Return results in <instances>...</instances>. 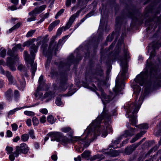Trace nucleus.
Wrapping results in <instances>:
<instances>
[{
  "label": "nucleus",
  "instance_id": "f257e3e1",
  "mask_svg": "<svg viewBox=\"0 0 161 161\" xmlns=\"http://www.w3.org/2000/svg\"><path fill=\"white\" fill-rule=\"evenodd\" d=\"M101 115V116L98 117L86 130L83 134V135L85 136L84 139L80 136L73 137H71L70 141L72 142H78L80 144H83L85 147H86L89 145L90 142L93 141L96 138L97 136L99 134V131L101 129H102V136L103 137H105L108 132H112L111 126L108 124V122L105 123V126H103V128L99 125L103 118L107 116L109 117L111 115L109 114L105 108H104L103 112Z\"/></svg>",
  "mask_w": 161,
  "mask_h": 161
},
{
  "label": "nucleus",
  "instance_id": "f03ea898",
  "mask_svg": "<svg viewBox=\"0 0 161 161\" xmlns=\"http://www.w3.org/2000/svg\"><path fill=\"white\" fill-rule=\"evenodd\" d=\"M158 48V47H156L154 46H151V45L148 47L147 53H150V57L147 60L146 67L144 71L138 75L134 79L135 82L140 86L143 85L146 78H148L149 76L150 77H153L157 73V68L152 64L151 59L155 55V50Z\"/></svg>",
  "mask_w": 161,
  "mask_h": 161
},
{
  "label": "nucleus",
  "instance_id": "7ed1b4c3",
  "mask_svg": "<svg viewBox=\"0 0 161 161\" xmlns=\"http://www.w3.org/2000/svg\"><path fill=\"white\" fill-rule=\"evenodd\" d=\"M40 44V42H39L37 44V46H36L35 44H33L31 46L30 51L31 56H32V59H30V57L27 51H25L24 53L25 61L31 65V71L33 76H34L36 69V65L35 64H33L35 57L34 53L37 52L38 47Z\"/></svg>",
  "mask_w": 161,
  "mask_h": 161
},
{
  "label": "nucleus",
  "instance_id": "20e7f679",
  "mask_svg": "<svg viewBox=\"0 0 161 161\" xmlns=\"http://www.w3.org/2000/svg\"><path fill=\"white\" fill-rule=\"evenodd\" d=\"M140 106L136 103L131 104L127 111L128 117L130 118V120L132 125L135 126L137 122V117L134 114L138 112Z\"/></svg>",
  "mask_w": 161,
  "mask_h": 161
},
{
  "label": "nucleus",
  "instance_id": "39448f33",
  "mask_svg": "<svg viewBox=\"0 0 161 161\" xmlns=\"http://www.w3.org/2000/svg\"><path fill=\"white\" fill-rule=\"evenodd\" d=\"M47 136L51 138V141H56L58 142H61L66 143L69 142L70 141L67 138L63 136L62 134L59 132H53L48 133Z\"/></svg>",
  "mask_w": 161,
  "mask_h": 161
},
{
  "label": "nucleus",
  "instance_id": "423d86ee",
  "mask_svg": "<svg viewBox=\"0 0 161 161\" xmlns=\"http://www.w3.org/2000/svg\"><path fill=\"white\" fill-rule=\"evenodd\" d=\"M41 87L39 86L35 94V96L37 99H41L43 100L44 98L48 97V99L47 100L46 102H48L51 100V99L55 96L54 93H53L51 92L47 93L44 94V96H42L43 93L41 92Z\"/></svg>",
  "mask_w": 161,
  "mask_h": 161
},
{
  "label": "nucleus",
  "instance_id": "0eeeda50",
  "mask_svg": "<svg viewBox=\"0 0 161 161\" xmlns=\"http://www.w3.org/2000/svg\"><path fill=\"white\" fill-rule=\"evenodd\" d=\"M124 58H120V66H121L122 70L121 72V75L122 77L125 76V74L127 70V58L129 55L128 52L127 50H125L124 52Z\"/></svg>",
  "mask_w": 161,
  "mask_h": 161
},
{
  "label": "nucleus",
  "instance_id": "6e6552de",
  "mask_svg": "<svg viewBox=\"0 0 161 161\" xmlns=\"http://www.w3.org/2000/svg\"><path fill=\"white\" fill-rule=\"evenodd\" d=\"M29 148L26 144L23 143L19 146H17L15 147V150L14 152L15 157H18L21 153L26 154L29 151Z\"/></svg>",
  "mask_w": 161,
  "mask_h": 161
},
{
  "label": "nucleus",
  "instance_id": "1a4fd4ad",
  "mask_svg": "<svg viewBox=\"0 0 161 161\" xmlns=\"http://www.w3.org/2000/svg\"><path fill=\"white\" fill-rule=\"evenodd\" d=\"M8 55H10L12 57L11 58H8L7 61V66L9 67L10 69L13 71H15L16 70V68L14 65V63L13 62V60L12 58L14 60L18 59L19 58L17 57H16L15 58L14 57L12 53L11 50L8 51Z\"/></svg>",
  "mask_w": 161,
  "mask_h": 161
},
{
  "label": "nucleus",
  "instance_id": "9d476101",
  "mask_svg": "<svg viewBox=\"0 0 161 161\" xmlns=\"http://www.w3.org/2000/svg\"><path fill=\"white\" fill-rule=\"evenodd\" d=\"M0 73L3 75H5L8 79V80L9 82V84H12L13 83L14 81L15 80L14 77L11 75V73L8 71L5 72L4 70L2 68L0 67Z\"/></svg>",
  "mask_w": 161,
  "mask_h": 161
},
{
  "label": "nucleus",
  "instance_id": "9b49d317",
  "mask_svg": "<svg viewBox=\"0 0 161 161\" xmlns=\"http://www.w3.org/2000/svg\"><path fill=\"white\" fill-rule=\"evenodd\" d=\"M47 7L46 5H43L36 7L35 9L29 13L30 15L40 14L44 11Z\"/></svg>",
  "mask_w": 161,
  "mask_h": 161
},
{
  "label": "nucleus",
  "instance_id": "f8f14e48",
  "mask_svg": "<svg viewBox=\"0 0 161 161\" xmlns=\"http://www.w3.org/2000/svg\"><path fill=\"white\" fill-rule=\"evenodd\" d=\"M145 139V138L143 139L139 143H137L136 145H134L131 147H127L125 149V152L128 154H129L131 153Z\"/></svg>",
  "mask_w": 161,
  "mask_h": 161
},
{
  "label": "nucleus",
  "instance_id": "ddd939ff",
  "mask_svg": "<svg viewBox=\"0 0 161 161\" xmlns=\"http://www.w3.org/2000/svg\"><path fill=\"white\" fill-rule=\"evenodd\" d=\"M67 78L66 77L63 78L61 80V82L60 84L59 90L61 91H64L67 88V84L66 81Z\"/></svg>",
  "mask_w": 161,
  "mask_h": 161
},
{
  "label": "nucleus",
  "instance_id": "4468645a",
  "mask_svg": "<svg viewBox=\"0 0 161 161\" xmlns=\"http://www.w3.org/2000/svg\"><path fill=\"white\" fill-rule=\"evenodd\" d=\"M100 91L101 93V97H100L103 103L104 104L108 102L110 100L111 98L109 96H106L102 90H100Z\"/></svg>",
  "mask_w": 161,
  "mask_h": 161
},
{
  "label": "nucleus",
  "instance_id": "2eb2a0df",
  "mask_svg": "<svg viewBox=\"0 0 161 161\" xmlns=\"http://www.w3.org/2000/svg\"><path fill=\"white\" fill-rule=\"evenodd\" d=\"M129 130H125L123 136H124L125 137H127L128 136H132L135 133V130L132 128L127 126Z\"/></svg>",
  "mask_w": 161,
  "mask_h": 161
},
{
  "label": "nucleus",
  "instance_id": "dca6fc26",
  "mask_svg": "<svg viewBox=\"0 0 161 161\" xmlns=\"http://www.w3.org/2000/svg\"><path fill=\"white\" fill-rule=\"evenodd\" d=\"M12 93V90L10 89H9L5 92L4 93L5 97L7 100L10 101L11 100Z\"/></svg>",
  "mask_w": 161,
  "mask_h": 161
},
{
  "label": "nucleus",
  "instance_id": "f3484780",
  "mask_svg": "<svg viewBox=\"0 0 161 161\" xmlns=\"http://www.w3.org/2000/svg\"><path fill=\"white\" fill-rule=\"evenodd\" d=\"M146 132L145 131H143L141 132L140 133L137 134L135 137L132 139L130 142L131 143H133L139 139Z\"/></svg>",
  "mask_w": 161,
  "mask_h": 161
},
{
  "label": "nucleus",
  "instance_id": "a211bd4d",
  "mask_svg": "<svg viewBox=\"0 0 161 161\" xmlns=\"http://www.w3.org/2000/svg\"><path fill=\"white\" fill-rule=\"evenodd\" d=\"M60 22L59 20H55L51 23L48 27V30L49 31H51L53 28L56 25H57Z\"/></svg>",
  "mask_w": 161,
  "mask_h": 161
},
{
  "label": "nucleus",
  "instance_id": "6ab92c4d",
  "mask_svg": "<svg viewBox=\"0 0 161 161\" xmlns=\"http://www.w3.org/2000/svg\"><path fill=\"white\" fill-rule=\"evenodd\" d=\"M134 93L136 95V96H138L139 92L141 90L140 87L137 84L134 85L133 86Z\"/></svg>",
  "mask_w": 161,
  "mask_h": 161
},
{
  "label": "nucleus",
  "instance_id": "aec40b11",
  "mask_svg": "<svg viewBox=\"0 0 161 161\" xmlns=\"http://www.w3.org/2000/svg\"><path fill=\"white\" fill-rule=\"evenodd\" d=\"M80 13V11H77L75 14L73 15L70 18L68 22L72 24L76 18V17L78 16Z\"/></svg>",
  "mask_w": 161,
  "mask_h": 161
},
{
  "label": "nucleus",
  "instance_id": "412c9836",
  "mask_svg": "<svg viewBox=\"0 0 161 161\" xmlns=\"http://www.w3.org/2000/svg\"><path fill=\"white\" fill-rule=\"evenodd\" d=\"M24 49L23 46L22 47L21 45L20 44H18L16 45L12 48V51L13 53L16 51L18 50L19 49L21 51H22Z\"/></svg>",
  "mask_w": 161,
  "mask_h": 161
},
{
  "label": "nucleus",
  "instance_id": "4be33fe9",
  "mask_svg": "<svg viewBox=\"0 0 161 161\" xmlns=\"http://www.w3.org/2000/svg\"><path fill=\"white\" fill-rule=\"evenodd\" d=\"M18 79L19 81L20 84V88L22 89L25 86V81L22 77H20V79H19V78H18Z\"/></svg>",
  "mask_w": 161,
  "mask_h": 161
},
{
  "label": "nucleus",
  "instance_id": "5701e85b",
  "mask_svg": "<svg viewBox=\"0 0 161 161\" xmlns=\"http://www.w3.org/2000/svg\"><path fill=\"white\" fill-rule=\"evenodd\" d=\"M29 136L28 134H24L22 135L21 137V139L23 142H26L29 139Z\"/></svg>",
  "mask_w": 161,
  "mask_h": 161
},
{
  "label": "nucleus",
  "instance_id": "b1692460",
  "mask_svg": "<svg viewBox=\"0 0 161 161\" xmlns=\"http://www.w3.org/2000/svg\"><path fill=\"white\" fill-rule=\"evenodd\" d=\"M47 121L51 124H53L55 122L54 117L52 115L47 116Z\"/></svg>",
  "mask_w": 161,
  "mask_h": 161
},
{
  "label": "nucleus",
  "instance_id": "393cba45",
  "mask_svg": "<svg viewBox=\"0 0 161 161\" xmlns=\"http://www.w3.org/2000/svg\"><path fill=\"white\" fill-rule=\"evenodd\" d=\"M137 126L140 129H146L148 128L147 125L146 123L141 124Z\"/></svg>",
  "mask_w": 161,
  "mask_h": 161
},
{
  "label": "nucleus",
  "instance_id": "a878e982",
  "mask_svg": "<svg viewBox=\"0 0 161 161\" xmlns=\"http://www.w3.org/2000/svg\"><path fill=\"white\" fill-rule=\"evenodd\" d=\"M5 150L7 152V154H11L13 150V148L12 147L7 146L5 148Z\"/></svg>",
  "mask_w": 161,
  "mask_h": 161
},
{
  "label": "nucleus",
  "instance_id": "bb28decb",
  "mask_svg": "<svg viewBox=\"0 0 161 161\" xmlns=\"http://www.w3.org/2000/svg\"><path fill=\"white\" fill-rule=\"evenodd\" d=\"M20 24L19 23H18L14 26L12 28L10 29L9 31L8 32L9 33H11L12 32L13 30L18 28L20 26Z\"/></svg>",
  "mask_w": 161,
  "mask_h": 161
},
{
  "label": "nucleus",
  "instance_id": "cd10ccee",
  "mask_svg": "<svg viewBox=\"0 0 161 161\" xmlns=\"http://www.w3.org/2000/svg\"><path fill=\"white\" fill-rule=\"evenodd\" d=\"M76 0H66L65 4L67 7H69L71 3H75Z\"/></svg>",
  "mask_w": 161,
  "mask_h": 161
},
{
  "label": "nucleus",
  "instance_id": "c85d7f7f",
  "mask_svg": "<svg viewBox=\"0 0 161 161\" xmlns=\"http://www.w3.org/2000/svg\"><path fill=\"white\" fill-rule=\"evenodd\" d=\"M55 103L58 106H60L63 104L61 101V99L60 97H57Z\"/></svg>",
  "mask_w": 161,
  "mask_h": 161
},
{
  "label": "nucleus",
  "instance_id": "c756f323",
  "mask_svg": "<svg viewBox=\"0 0 161 161\" xmlns=\"http://www.w3.org/2000/svg\"><path fill=\"white\" fill-rule=\"evenodd\" d=\"M90 155V152L89 151H85L81 154V156L82 158H88Z\"/></svg>",
  "mask_w": 161,
  "mask_h": 161
},
{
  "label": "nucleus",
  "instance_id": "7c9ffc66",
  "mask_svg": "<svg viewBox=\"0 0 161 161\" xmlns=\"http://www.w3.org/2000/svg\"><path fill=\"white\" fill-rule=\"evenodd\" d=\"M32 122L33 125L34 126H37L39 124L38 119L36 117H33L32 118Z\"/></svg>",
  "mask_w": 161,
  "mask_h": 161
},
{
  "label": "nucleus",
  "instance_id": "2f4dec72",
  "mask_svg": "<svg viewBox=\"0 0 161 161\" xmlns=\"http://www.w3.org/2000/svg\"><path fill=\"white\" fill-rule=\"evenodd\" d=\"M35 30H31L28 32L26 35V36L27 37L32 36L33 34L35 32Z\"/></svg>",
  "mask_w": 161,
  "mask_h": 161
},
{
  "label": "nucleus",
  "instance_id": "473e14b6",
  "mask_svg": "<svg viewBox=\"0 0 161 161\" xmlns=\"http://www.w3.org/2000/svg\"><path fill=\"white\" fill-rule=\"evenodd\" d=\"M19 109V108H15L14 109H13V110H10L8 113V116L14 114V113L16 111H17Z\"/></svg>",
  "mask_w": 161,
  "mask_h": 161
},
{
  "label": "nucleus",
  "instance_id": "72a5a7b5",
  "mask_svg": "<svg viewBox=\"0 0 161 161\" xmlns=\"http://www.w3.org/2000/svg\"><path fill=\"white\" fill-rule=\"evenodd\" d=\"M24 113L25 115L30 116H33L35 114L34 112H33L29 111H25Z\"/></svg>",
  "mask_w": 161,
  "mask_h": 161
},
{
  "label": "nucleus",
  "instance_id": "f704fd0d",
  "mask_svg": "<svg viewBox=\"0 0 161 161\" xmlns=\"http://www.w3.org/2000/svg\"><path fill=\"white\" fill-rule=\"evenodd\" d=\"M6 54V51L4 49H1L0 50V55L3 58L4 57Z\"/></svg>",
  "mask_w": 161,
  "mask_h": 161
},
{
  "label": "nucleus",
  "instance_id": "c9c22d12",
  "mask_svg": "<svg viewBox=\"0 0 161 161\" xmlns=\"http://www.w3.org/2000/svg\"><path fill=\"white\" fill-rule=\"evenodd\" d=\"M14 98L15 99H18L20 95L19 94V92L17 90H15L14 91Z\"/></svg>",
  "mask_w": 161,
  "mask_h": 161
},
{
  "label": "nucleus",
  "instance_id": "e433bc0d",
  "mask_svg": "<svg viewBox=\"0 0 161 161\" xmlns=\"http://www.w3.org/2000/svg\"><path fill=\"white\" fill-rule=\"evenodd\" d=\"M39 86L40 87L44 83V80H43V76L42 75H41L39 78Z\"/></svg>",
  "mask_w": 161,
  "mask_h": 161
},
{
  "label": "nucleus",
  "instance_id": "4c0bfd02",
  "mask_svg": "<svg viewBox=\"0 0 161 161\" xmlns=\"http://www.w3.org/2000/svg\"><path fill=\"white\" fill-rule=\"evenodd\" d=\"M71 130V129L68 127H64L61 129L62 131L65 133L69 132Z\"/></svg>",
  "mask_w": 161,
  "mask_h": 161
},
{
  "label": "nucleus",
  "instance_id": "58836bf2",
  "mask_svg": "<svg viewBox=\"0 0 161 161\" xmlns=\"http://www.w3.org/2000/svg\"><path fill=\"white\" fill-rule=\"evenodd\" d=\"M72 24L71 23L69 22H68V23L66 24V25H65V26L64 27V31H66V30L69 29Z\"/></svg>",
  "mask_w": 161,
  "mask_h": 161
},
{
  "label": "nucleus",
  "instance_id": "ea45409f",
  "mask_svg": "<svg viewBox=\"0 0 161 161\" xmlns=\"http://www.w3.org/2000/svg\"><path fill=\"white\" fill-rule=\"evenodd\" d=\"M40 122L42 123H44L46 121V118L45 116L43 115L40 117Z\"/></svg>",
  "mask_w": 161,
  "mask_h": 161
},
{
  "label": "nucleus",
  "instance_id": "a19ab883",
  "mask_svg": "<svg viewBox=\"0 0 161 161\" xmlns=\"http://www.w3.org/2000/svg\"><path fill=\"white\" fill-rule=\"evenodd\" d=\"M64 9H61L59 11L57 14H56L55 18L57 19L58 18V17L60 15L64 12Z\"/></svg>",
  "mask_w": 161,
  "mask_h": 161
},
{
  "label": "nucleus",
  "instance_id": "79ce46f5",
  "mask_svg": "<svg viewBox=\"0 0 161 161\" xmlns=\"http://www.w3.org/2000/svg\"><path fill=\"white\" fill-rule=\"evenodd\" d=\"M17 69L18 70L22 71L25 70V67L22 64H20L18 65Z\"/></svg>",
  "mask_w": 161,
  "mask_h": 161
},
{
  "label": "nucleus",
  "instance_id": "37998d69",
  "mask_svg": "<svg viewBox=\"0 0 161 161\" xmlns=\"http://www.w3.org/2000/svg\"><path fill=\"white\" fill-rule=\"evenodd\" d=\"M14 152L10 154L9 156V158L11 161H14L15 159V156L14 155Z\"/></svg>",
  "mask_w": 161,
  "mask_h": 161
},
{
  "label": "nucleus",
  "instance_id": "c03bdc74",
  "mask_svg": "<svg viewBox=\"0 0 161 161\" xmlns=\"http://www.w3.org/2000/svg\"><path fill=\"white\" fill-rule=\"evenodd\" d=\"M29 134L30 136L32 138L34 139L35 138V136L34 135V131L33 130H29Z\"/></svg>",
  "mask_w": 161,
  "mask_h": 161
},
{
  "label": "nucleus",
  "instance_id": "a18cd8bd",
  "mask_svg": "<svg viewBox=\"0 0 161 161\" xmlns=\"http://www.w3.org/2000/svg\"><path fill=\"white\" fill-rule=\"evenodd\" d=\"M49 16V13H47L45 14L43 16L42 19L40 21L41 22H42L46 18H47Z\"/></svg>",
  "mask_w": 161,
  "mask_h": 161
},
{
  "label": "nucleus",
  "instance_id": "49530a36",
  "mask_svg": "<svg viewBox=\"0 0 161 161\" xmlns=\"http://www.w3.org/2000/svg\"><path fill=\"white\" fill-rule=\"evenodd\" d=\"M47 45L46 44H44L42 45L41 47V49L42 50V52H43V53L45 54L44 52L45 50L47 48Z\"/></svg>",
  "mask_w": 161,
  "mask_h": 161
},
{
  "label": "nucleus",
  "instance_id": "de8ad7c7",
  "mask_svg": "<svg viewBox=\"0 0 161 161\" xmlns=\"http://www.w3.org/2000/svg\"><path fill=\"white\" fill-rule=\"evenodd\" d=\"M63 30H64V27H62L59 28L57 31V35H60V34L63 31Z\"/></svg>",
  "mask_w": 161,
  "mask_h": 161
},
{
  "label": "nucleus",
  "instance_id": "09e8293b",
  "mask_svg": "<svg viewBox=\"0 0 161 161\" xmlns=\"http://www.w3.org/2000/svg\"><path fill=\"white\" fill-rule=\"evenodd\" d=\"M40 112L42 114H47L48 111L46 108H42L40 110Z\"/></svg>",
  "mask_w": 161,
  "mask_h": 161
},
{
  "label": "nucleus",
  "instance_id": "8fccbe9b",
  "mask_svg": "<svg viewBox=\"0 0 161 161\" xmlns=\"http://www.w3.org/2000/svg\"><path fill=\"white\" fill-rule=\"evenodd\" d=\"M31 17L27 19V22H31L33 21H34L36 19V18L35 17L33 16V15H32Z\"/></svg>",
  "mask_w": 161,
  "mask_h": 161
},
{
  "label": "nucleus",
  "instance_id": "3c124183",
  "mask_svg": "<svg viewBox=\"0 0 161 161\" xmlns=\"http://www.w3.org/2000/svg\"><path fill=\"white\" fill-rule=\"evenodd\" d=\"M12 130L14 131H16L18 128L17 125L15 124H13L11 125Z\"/></svg>",
  "mask_w": 161,
  "mask_h": 161
},
{
  "label": "nucleus",
  "instance_id": "603ef678",
  "mask_svg": "<svg viewBox=\"0 0 161 161\" xmlns=\"http://www.w3.org/2000/svg\"><path fill=\"white\" fill-rule=\"evenodd\" d=\"M31 42L30 41H28L24 42V43L23 44V47L25 46H29L31 44Z\"/></svg>",
  "mask_w": 161,
  "mask_h": 161
},
{
  "label": "nucleus",
  "instance_id": "864d4df0",
  "mask_svg": "<svg viewBox=\"0 0 161 161\" xmlns=\"http://www.w3.org/2000/svg\"><path fill=\"white\" fill-rule=\"evenodd\" d=\"M91 15H90V14H88L86 15V16L83 18L82 19H81L80 20V23H81V24L82 22H83L86 19V18H87L88 17H90Z\"/></svg>",
  "mask_w": 161,
  "mask_h": 161
},
{
  "label": "nucleus",
  "instance_id": "5fc2aeb1",
  "mask_svg": "<svg viewBox=\"0 0 161 161\" xmlns=\"http://www.w3.org/2000/svg\"><path fill=\"white\" fill-rule=\"evenodd\" d=\"M100 157L99 155H95L93 156L90 159L91 161H93L96 160L97 159L99 158Z\"/></svg>",
  "mask_w": 161,
  "mask_h": 161
},
{
  "label": "nucleus",
  "instance_id": "6e6d98bb",
  "mask_svg": "<svg viewBox=\"0 0 161 161\" xmlns=\"http://www.w3.org/2000/svg\"><path fill=\"white\" fill-rule=\"evenodd\" d=\"M7 135L8 137H11L12 136V133L10 130H8L7 132Z\"/></svg>",
  "mask_w": 161,
  "mask_h": 161
},
{
  "label": "nucleus",
  "instance_id": "4d7b16f0",
  "mask_svg": "<svg viewBox=\"0 0 161 161\" xmlns=\"http://www.w3.org/2000/svg\"><path fill=\"white\" fill-rule=\"evenodd\" d=\"M26 123L28 126H30L31 125V120L30 119H27L26 121Z\"/></svg>",
  "mask_w": 161,
  "mask_h": 161
},
{
  "label": "nucleus",
  "instance_id": "13d9d810",
  "mask_svg": "<svg viewBox=\"0 0 161 161\" xmlns=\"http://www.w3.org/2000/svg\"><path fill=\"white\" fill-rule=\"evenodd\" d=\"M20 139V137L19 136H17L14 138L13 139V141L14 142H17Z\"/></svg>",
  "mask_w": 161,
  "mask_h": 161
},
{
  "label": "nucleus",
  "instance_id": "bf43d9fd",
  "mask_svg": "<svg viewBox=\"0 0 161 161\" xmlns=\"http://www.w3.org/2000/svg\"><path fill=\"white\" fill-rule=\"evenodd\" d=\"M8 8L11 10H14L17 9V8L16 6L14 5L9 7Z\"/></svg>",
  "mask_w": 161,
  "mask_h": 161
},
{
  "label": "nucleus",
  "instance_id": "052dcab7",
  "mask_svg": "<svg viewBox=\"0 0 161 161\" xmlns=\"http://www.w3.org/2000/svg\"><path fill=\"white\" fill-rule=\"evenodd\" d=\"M51 158L53 160L56 161L57 159V156L55 155H53L51 156Z\"/></svg>",
  "mask_w": 161,
  "mask_h": 161
},
{
  "label": "nucleus",
  "instance_id": "680f3d73",
  "mask_svg": "<svg viewBox=\"0 0 161 161\" xmlns=\"http://www.w3.org/2000/svg\"><path fill=\"white\" fill-rule=\"evenodd\" d=\"M121 139L120 138L117 139L114 142V144H115L116 145L118 144L120 142Z\"/></svg>",
  "mask_w": 161,
  "mask_h": 161
},
{
  "label": "nucleus",
  "instance_id": "e2e57ef3",
  "mask_svg": "<svg viewBox=\"0 0 161 161\" xmlns=\"http://www.w3.org/2000/svg\"><path fill=\"white\" fill-rule=\"evenodd\" d=\"M74 160L75 161H81V158L80 156H79L77 158H75Z\"/></svg>",
  "mask_w": 161,
  "mask_h": 161
},
{
  "label": "nucleus",
  "instance_id": "0e129e2a",
  "mask_svg": "<svg viewBox=\"0 0 161 161\" xmlns=\"http://www.w3.org/2000/svg\"><path fill=\"white\" fill-rule=\"evenodd\" d=\"M116 145H116L115 144H114V142H113L111 145V147H112L114 148H116L118 147V146Z\"/></svg>",
  "mask_w": 161,
  "mask_h": 161
},
{
  "label": "nucleus",
  "instance_id": "69168bd1",
  "mask_svg": "<svg viewBox=\"0 0 161 161\" xmlns=\"http://www.w3.org/2000/svg\"><path fill=\"white\" fill-rule=\"evenodd\" d=\"M11 2L16 5H17L18 3L19 0H11Z\"/></svg>",
  "mask_w": 161,
  "mask_h": 161
},
{
  "label": "nucleus",
  "instance_id": "338daca9",
  "mask_svg": "<svg viewBox=\"0 0 161 161\" xmlns=\"http://www.w3.org/2000/svg\"><path fill=\"white\" fill-rule=\"evenodd\" d=\"M4 85L3 80H0V88L3 87Z\"/></svg>",
  "mask_w": 161,
  "mask_h": 161
},
{
  "label": "nucleus",
  "instance_id": "774afa93",
  "mask_svg": "<svg viewBox=\"0 0 161 161\" xmlns=\"http://www.w3.org/2000/svg\"><path fill=\"white\" fill-rule=\"evenodd\" d=\"M34 146H35V147L36 149H38L39 147V144L37 143H35Z\"/></svg>",
  "mask_w": 161,
  "mask_h": 161
}]
</instances>
